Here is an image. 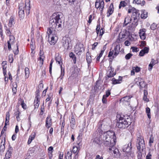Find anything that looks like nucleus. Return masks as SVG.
Returning <instances> with one entry per match:
<instances>
[{
  "mask_svg": "<svg viewBox=\"0 0 159 159\" xmlns=\"http://www.w3.org/2000/svg\"><path fill=\"white\" fill-rule=\"evenodd\" d=\"M129 2V0H126L120 2L119 5V8L120 9L121 7H124L126 6Z\"/></svg>",
  "mask_w": 159,
  "mask_h": 159,
  "instance_id": "nucleus-25",
  "label": "nucleus"
},
{
  "mask_svg": "<svg viewBox=\"0 0 159 159\" xmlns=\"http://www.w3.org/2000/svg\"><path fill=\"white\" fill-rule=\"evenodd\" d=\"M146 112L147 114L148 117L149 119L151 118L150 109L149 108L147 107L146 109Z\"/></svg>",
  "mask_w": 159,
  "mask_h": 159,
  "instance_id": "nucleus-41",
  "label": "nucleus"
},
{
  "mask_svg": "<svg viewBox=\"0 0 159 159\" xmlns=\"http://www.w3.org/2000/svg\"><path fill=\"white\" fill-rule=\"evenodd\" d=\"M109 73H108L106 76V80H107L109 78L114 76L116 74V72H114V69L111 66L109 67Z\"/></svg>",
  "mask_w": 159,
  "mask_h": 159,
  "instance_id": "nucleus-12",
  "label": "nucleus"
},
{
  "mask_svg": "<svg viewBox=\"0 0 159 159\" xmlns=\"http://www.w3.org/2000/svg\"><path fill=\"white\" fill-rule=\"evenodd\" d=\"M25 77L26 78H27L29 77L30 75L29 69L27 67L25 68Z\"/></svg>",
  "mask_w": 159,
  "mask_h": 159,
  "instance_id": "nucleus-38",
  "label": "nucleus"
},
{
  "mask_svg": "<svg viewBox=\"0 0 159 159\" xmlns=\"http://www.w3.org/2000/svg\"><path fill=\"white\" fill-rule=\"evenodd\" d=\"M9 36V40L8 41H9L10 43H11V44H14L15 43V38L12 35H10Z\"/></svg>",
  "mask_w": 159,
  "mask_h": 159,
  "instance_id": "nucleus-37",
  "label": "nucleus"
},
{
  "mask_svg": "<svg viewBox=\"0 0 159 159\" xmlns=\"http://www.w3.org/2000/svg\"><path fill=\"white\" fill-rule=\"evenodd\" d=\"M72 152L71 151L68 152L66 154L65 157L66 159H71V155Z\"/></svg>",
  "mask_w": 159,
  "mask_h": 159,
  "instance_id": "nucleus-35",
  "label": "nucleus"
},
{
  "mask_svg": "<svg viewBox=\"0 0 159 159\" xmlns=\"http://www.w3.org/2000/svg\"><path fill=\"white\" fill-rule=\"evenodd\" d=\"M20 114V113L18 110L15 113V115L16 116L17 120L18 121H19L20 120L19 116Z\"/></svg>",
  "mask_w": 159,
  "mask_h": 159,
  "instance_id": "nucleus-42",
  "label": "nucleus"
},
{
  "mask_svg": "<svg viewBox=\"0 0 159 159\" xmlns=\"http://www.w3.org/2000/svg\"><path fill=\"white\" fill-rule=\"evenodd\" d=\"M131 145L132 143L131 142H130L128 144L123 146L122 148L123 152L127 153L130 152L132 148Z\"/></svg>",
  "mask_w": 159,
  "mask_h": 159,
  "instance_id": "nucleus-11",
  "label": "nucleus"
},
{
  "mask_svg": "<svg viewBox=\"0 0 159 159\" xmlns=\"http://www.w3.org/2000/svg\"><path fill=\"white\" fill-rule=\"evenodd\" d=\"M114 8L113 3H111L110 4L107 12V16L109 17L113 12Z\"/></svg>",
  "mask_w": 159,
  "mask_h": 159,
  "instance_id": "nucleus-18",
  "label": "nucleus"
},
{
  "mask_svg": "<svg viewBox=\"0 0 159 159\" xmlns=\"http://www.w3.org/2000/svg\"><path fill=\"white\" fill-rule=\"evenodd\" d=\"M146 30L145 29H140L139 32V35L140 37V39L142 40H144L146 39V34L145 32Z\"/></svg>",
  "mask_w": 159,
  "mask_h": 159,
  "instance_id": "nucleus-14",
  "label": "nucleus"
},
{
  "mask_svg": "<svg viewBox=\"0 0 159 159\" xmlns=\"http://www.w3.org/2000/svg\"><path fill=\"white\" fill-rule=\"evenodd\" d=\"M104 4L103 1L100 2V0H96L95 4V7L96 8H102V9L104 8Z\"/></svg>",
  "mask_w": 159,
  "mask_h": 159,
  "instance_id": "nucleus-15",
  "label": "nucleus"
},
{
  "mask_svg": "<svg viewBox=\"0 0 159 159\" xmlns=\"http://www.w3.org/2000/svg\"><path fill=\"white\" fill-rule=\"evenodd\" d=\"M135 81V84L139 86L140 89H142L143 88H145L146 86V84L145 83L143 79L140 78H136Z\"/></svg>",
  "mask_w": 159,
  "mask_h": 159,
  "instance_id": "nucleus-8",
  "label": "nucleus"
},
{
  "mask_svg": "<svg viewBox=\"0 0 159 159\" xmlns=\"http://www.w3.org/2000/svg\"><path fill=\"white\" fill-rule=\"evenodd\" d=\"M99 131H100V133H99L98 131L94 132L93 134V138L92 140L93 141V143L94 144L100 145L102 143H103L104 144V143H103L102 140L103 138H102V140H101L100 139V137L102 134H101V130H99Z\"/></svg>",
  "mask_w": 159,
  "mask_h": 159,
  "instance_id": "nucleus-5",
  "label": "nucleus"
},
{
  "mask_svg": "<svg viewBox=\"0 0 159 159\" xmlns=\"http://www.w3.org/2000/svg\"><path fill=\"white\" fill-rule=\"evenodd\" d=\"M131 98L129 96H126L123 98L122 100L125 102H128L129 101Z\"/></svg>",
  "mask_w": 159,
  "mask_h": 159,
  "instance_id": "nucleus-47",
  "label": "nucleus"
},
{
  "mask_svg": "<svg viewBox=\"0 0 159 159\" xmlns=\"http://www.w3.org/2000/svg\"><path fill=\"white\" fill-rule=\"evenodd\" d=\"M70 40L69 38L66 37H63L62 39L61 42L62 43V45L66 49H70V47L69 46Z\"/></svg>",
  "mask_w": 159,
  "mask_h": 159,
  "instance_id": "nucleus-9",
  "label": "nucleus"
},
{
  "mask_svg": "<svg viewBox=\"0 0 159 159\" xmlns=\"http://www.w3.org/2000/svg\"><path fill=\"white\" fill-rule=\"evenodd\" d=\"M53 147L52 146L50 147L48 149V153H50L51 154L50 155H49L50 159H51L52 157V153L53 152Z\"/></svg>",
  "mask_w": 159,
  "mask_h": 159,
  "instance_id": "nucleus-34",
  "label": "nucleus"
},
{
  "mask_svg": "<svg viewBox=\"0 0 159 159\" xmlns=\"http://www.w3.org/2000/svg\"><path fill=\"white\" fill-rule=\"evenodd\" d=\"M4 27L5 30H6V34L8 36L11 35V33L10 31L9 28L6 26H5Z\"/></svg>",
  "mask_w": 159,
  "mask_h": 159,
  "instance_id": "nucleus-39",
  "label": "nucleus"
},
{
  "mask_svg": "<svg viewBox=\"0 0 159 159\" xmlns=\"http://www.w3.org/2000/svg\"><path fill=\"white\" fill-rule=\"evenodd\" d=\"M70 126L71 128L73 129L75 127V118L72 117L70 122Z\"/></svg>",
  "mask_w": 159,
  "mask_h": 159,
  "instance_id": "nucleus-32",
  "label": "nucleus"
},
{
  "mask_svg": "<svg viewBox=\"0 0 159 159\" xmlns=\"http://www.w3.org/2000/svg\"><path fill=\"white\" fill-rule=\"evenodd\" d=\"M98 44V43L97 42L94 43V44H93L92 45V49L93 50H94L95 49L96 47L97 46Z\"/></svg>",
  "mask_w": 159,
  "mask_h": 159,
  "instance_id": "nucleus-61",
  "label": "nucleus"
},
{
  "mask_svg": "<svg viewBox=\"0 0 159 159\" xmlns=\"http://www.w3.org/2000/svg\"><path fill=\"white\" fill-rule=\"evenodd\" d=\"M2 67L3 74L4 76H5L7 73L6 68L7 67V66H5Z\"/></svg>",
  "mask_w": 159,
  "mask_h": 159,
  "instance_id": "nucleus-54",
  "label": "nucleus"
},
{
  "mask_svg": "<svg viewBox=\"0 0 159 159\" xmlns=\"http://www.w3.org/2000/svg\"><path fill=\"white\" fill-rule=\"evenodd\" d=\"M102 122L101 121H99L98 122V129H97V130L96 131H98V133H100V131H99V130H101V134H103V131L102 130ZM105 133V132L104 133Z\"/></svg>",
  "mask_w": 159,
  "mask_h": 159,
  "instance_id": "nucleus-30",
  "label": "nucleus"
},
{
  "mask_svg": "<svg viewBox=\"0 0 159 159\" xmlns=\"http://www.w3.org/2000/svg\"><path fill=\"white\" fill-rule=\"evenodd\" d=\"M61 74L60 76V78L61 80H62L63 78V77L64 76V74H65V71H64V69H62V66H61Z\"/></svg>",
  "mask_w": 159,
  "mask_h": 159,
  "instance_id": "nucleus-44",
  "label": "nucleus"
},
{
  "mask_svg": "<svg viewBox=\"0 0 159 159\" xmlns=\"http://www.w3.org/2000/svg\"><path fill=\"white\" fill-rule=\"evenodd\" d=\"M122 77L120 76H119V78L118 80H116L115 78H113L111 80V81H112V84H120L122 81Z\"/></svg>",
  "mask_w": 159,
  "mask_h": 159,
  "instance_id": "nucleus-22",
  "label": "nucleus"
},
{
  "mask_svg": "<svg viewBox=\"0 0 159 159\" xmlns=\"http://www.w3.org/2000/svg\"><path fill=\"white\" fill-rule=\"evenodd\" d=\"M103 54V52H101L98 56L96 58L97 61H99L100 57L102 56Z\"/></svg>",
  "mask_w": 159,
  "mask_h": 159,
  "instance_id": "nucleus-57",
  "label": "nucleus"
},
{
  "mask_svg": "<svg viewBox=\"0 0 159 159\" xmlns=\"http://www.w3.org/2000/svg\"><path fill=\"white\" fill-rule=\"evenodd\" d=\"M62 16V13L59 12L54 13L50 17L49 20L50 27L48 29L47 33L49 35L48 41L51 45H54L56 41L53 36H51L50 38V35L51 34L55 35L61 30V18Z\"/></svg>",
  "mask_w": 159,
  "mask_h": 159,
  "instance_id": "nucleus-1",
  "label": "nucleus"
},
{
  "mask_svg": "<svg viewBox=\"0 0 159 159\" xmlns=\"http://www.w3.org/2000/svg\"><path fill=\"white\" fill-rule=\"evenodd\" d=\"M133 3H136L137 4H141V1L139 0H134L133 1Z\"/></svg>",
  "mask_w": 159,
  "mask_h": 159,
  "instance_id": "nucleus-60",
  "label": "nucleus"
},
{
  "mask_svg": "<svg viewBox=\"0 0 159 159\" xmlns=\"http://www.w3.org/2000/svg\"><path fill=\"white\" fill-rule=\"evenodd\" d=\"M55 60L57 62H58V64L60 65V66H62L61 59V57L60 56H58L55 58Z\"/></svg>",
  "mask_w": 159,
  "mask_h": 159,
  "instance_id": "nucleus-36",
  "label": "nucleus"
},
{
  "mask_svg": "<svg viewBox=\"0 0 159 159\" xmlns=\"http://www.w3.org/2000/svg\"><path fill=\"white\" fill-rule=\"evenodd\" d=\"M157 27V25L155 23L152 24L151 26V29L152 30H154L156 29Z\"/></svg>",
  "mask_w": 159,
  "mask_h": 159,
  "instance_id": "nucleus-56",
  "label": "nucleus"
},
{
  "mask_svg": "<svg viewBox=\"0 0 159 159\" xmlns=\"http://www.w3.org/2000/svg\"><path fill=\"white\" fill-rule=\"evenodd\" d=\"M16 47H17V49L15 51H14V52L15 54V55H17L18 54L19 52V48H18V43H17L16 44Z\"/></svg>",
  "mask_w": 159,
  "mask_h": 159,
  "instance_id": "nucleus-55",
  "label": "nucleus"
},
{
  "mask_svg": "<svg viewBox=\"0 0 159 159\" xmlns=\"http://www.w3.org/2000/svg\"><path fill=\"white\" fill-rule=\"evenodd\" d=\"M102 140L104 145L107 147L109 152L114 154L115 156L117 155L119 153L118 148L115 146L116 138L115 134L112 131H107L103 134Z\"/></svg>",
  "mask_w": 159,
  "mask_h": 159,
  "instance_id": "nucleus-2",
  "label": "nucleus"
},
{
  "mask_svg": "<svg viewBox=\"0 0 159 159\" xmlns=\"http://www.w3.org/2000/svg\"><path fill=\"white\" fill-rule=\"evenodd\" d=\"M95 159H103V157L102 156L97 155L96 156Z\"/></svg>",
  "mask_w": 159,
  "mask_h": 159,
  "instance_id": "nucleus-64",
  "label": "nucleus"
},
{
  "mask_svg": "<svg viewBox=\"0 0 159 159\" xmlns=\"http://www.w3.org/2000/svg\"><path fill=\"white\" fill-rule=\"evenodd\" d=\"M13 60V56L12 54H10L9 56V61L10 63H12Z\"/></svg>",
  "mask_w": 159,
  "mask_h": 159,
  "instance_id": "nucleus-48",
  "label": "nucleus"
},
{
  "mask_svg": "<svg viewBox=\"0 0 159 159\" xmlns=\"http://www.w3.org/2000/svg\"><path fill=\"white\" fill-rule=\"evenodd\" d=\"M78 148L77 147H73V148L72 151L74 153L76 154L75 156V157H76V156H77L78 152Z\"/></svg>",
  "mask_w": 159,
  "mask_h": 159,
  "instance_id": "nucleus-43",
  "label": "nucleus"
},
{
  "mask_svg": "<svg viewBox=\"0 0 159 159\" xmlns=\"http://www.w3.org/2000/svg\"><path fill=\"white\" fill-rule=\"evenodd\" d=\"M146 45V42L145 41H141V44L140 45V47H143Z\"/></svg>",
  "mask_w": 159,
  "mask_h": 159,
  "instance_id": "nucleus-62",
  "label": "nucleus"
},
{
  "mask_svg": "<svg viewBox=\"0 0 159 159\" xmlns=\"http://www.w3.org/2000/svg\"><path fill=\"white\" fill-rule=\"evenodd\" d=\"M84 48L83 44L80 43L78 45H76L75 48V52L77 54L80 55L81 53L84 51Z\"/></svg>",
  "mask_w": 159,
  "mask_h": 159,
  "instance_id": "nucleus-10",
  "label": "nucleus"
},
{
  "mask_svg": "<svg viewBox=\"0 0 159 159\" xmlns=\"http://www.w3.org/2000/svg\"><path fill=\"white\" fill-rule=\"evenodd\" d=\"M152 155L150 152L147 155L146 157V159H152Z\"/></svg>",
  "mask_w": 159,
  "mask_h": 159,
  "instance_id": "nucleus-59",
  "label": "nucleus"
},
{
  "mask_svg": "<svg viewBox=\"0 0 159 159\" xmlns=\"http://www.w3.org/2000/svg\"><path fill=\"white\" fill-rule=\"evenodd\" d=\"M40 91L39 90H37L36 91V95L35 98L37 99V98H38L39 99V94H40Z\"/></svg>",
  "mask_w": 159,
  "mask_h": 159,
  "instance_id": "nucleus-53",
  "label": "nucleus"
},
{
  "mask_svg": "<svg viewBox=\"0 0 159 159\" xmlns=\"http://www.w3.org/2000/svg\"><path fill=\"white\" fill-rule=\"evenodd\" d=\"M119 117L118 120L116 123V126L121 129H123L127 128L129 125H132V127L129 130L132 131L133 129L134 123H132V120L129 116L126 118L125 116L122 117L120 115H117V118Z\"/></svg>",
  "mask_w": 159,
  "mask_h": 159,
  "instance_id": "nucleus-3",
  "label": "nucleus"
},
{
  "mask_svg": "<svg viewBox=\"0 0 159 159\" xmlns=\"http://www.w3.org/2000/svg\"><path fill=\"white\" fill-rule=\"evenodd\" d=\"M39 99L38 98H37V99H35L34 102V109L38 108L39 104Z\"/></svg>",
  "mask_w": 159,
  "mask_h": 159,
  "instance_id": "nucleus-28",
  "label": "nucleus"
},
{
  "mask_svg": "<svg viewBox=\"0 0 159 159\" xmlns=\"http://www.w3.org/2000/svg\"><path fill=\"white\" fill-rule=\"evenodd\" d=\"M132 69L133 70H134L137 73L139 72L140 70V68L138 66L133 67Z\"/></svg>",
  "mask_w": 159,
  "mask_h": 159,
  "instance_id": "nucleus-46",
  "label": "nucleus"
},
{
  "mask_svg": "<svg viewBox=\"0 0 159 159\" xmlns=\"http://www.w3.org/2000/svg\"><path fill=\"white\" fill-rule=\"evenodd\" d=\"M104 31L103 30V29L102 28L100 30V33L99 36H100V38L101 37L103 34L104 33Z\"/></svg>",
  "mask_w": 159,
  "mask_h": 159,
  "instance_id": "nucleus-58",
  "label": "nucleus"
},
{
  "mask_svg": "<svg viewBox=\"0 0 159 159\" xmlns=\"http://www.w3.org/2000/svg\"><path fill=\"white\" fill-rule=\"evenodd\" d=\"M139 15L140 13L139 12V10L136 9L134 11L132 17L134 20V22L132 23L134 27H136L138 25V22L139 18Z\"/></svg>",
  "mask_w": 159,
  "mask_h": 159,
  "instance_id": "nucleus-7",
  "label": "nucleus"
},
{
  "mask_svg": "<svg viewBox=\"0 0 159 159\" xmlns=\"http://www.w3.org/2000/svg\"><path fill=\"white\" fill-rule=\"evenodd\" d=\"M12 151L13 148L10 145H9L8 150L5 155V157L4 159H9L11 157Z\"/></svg>",
  "mask_w": 159,
  "mask_h": 159,
  "instance_id": "nucleus-13",
  "label": "nucleus"
},
{
  "mask_svg": "<svg viewBox=\"0 0 159 159\" xmlns=\"http://www.w3.org/2000/svg\"><path fill=\"white\" fill-rule=\"evenodd\" d=\"M126 36L125 34L124 33L121 32L119 34V40H120V39H122L125 38Z\"/></svg>",
  "mask_w": 159,
  "mask_h": 159,
  "instance_id": "nucleus-45",
  "label": "nucleus"
},
{
  "mask_svg": "<svg viewBox=\"0 0 159 159\" xmlns=\"http://www.w3.org/2000/svg\"><path fill=\"white\" fill-rule=\"evenodd\" d=\"M54 61L53 60H51V61L50 62V66H49V73L50 74L52 73V64Z\"/></svg>",
  "mask_w": 159,
  "mask_h": 159,
  "instance_id": "nucleus-49",
  "label": "nucleus"
},
{
  "mask_svg": "<svg viewBox=\"0 0 159 159\" xmlns=\"http://www.w3.org/2000/svg\"><path fill=\"white\" fill-rule=\"evenodd\" d=\"M136 9L135 8H131V9H129L128 10V13H130L131 12H132V13L134 12V10H136Z\"/></svg>",
  "mask_w": 159,
  "mask_h": 159,
  "instance_id": "nucleus-63",
  "label": "nucleus"
},
{
  "mask_svg": "<svg viewBox=\"0 0 159 159\" xmlns=\"http://www.w3.org/2000/svg\"><path fill=\"white\" fill-rule=\"evenodd\" d=\"M69 57L73 60V63L75 64L76 63V58L75 55L72 52H70L69 54Z\"/></svg>",
  "mask_w": 159,
  "mask_h": 159,
  "instance_id": "nucleus-31",
  "label": "nucleus"
},
{
  "mask_svg": "<svg viewBox=\"0 0 159 159\" xmlns=\"http://www.w3.org/2000/svg\"><path fill=\"white\" fill-rule=\"evenodd\" d=\"M29 0H27L25 2V5L23 3H20L19 5L18 14L20 18L23 19L24 16V10L25 6L26 12L29 14L30 12V4Z\"/></svg>",
  "mask_w": 159,
  "mask_h": 159,
  "instance_id": "nucleus-4",
  "label": "nucleus"
},
{
  "mask_svg": "<svg viewBox=\"0 0 159 159\" xmlns=\"http://www.w3.org/2000/svg\"><path fill=\"white\" fill-rule=\"evenodd\" d=\"M52 125V120L50 116H48L46 120V127L48 128H50Z\"/></svg>",
  "mask_w": 159,
  "mask_h": 159,
  "instance_id": "nucleus-16",
  "label": "nucleus"
},
{
  "mask_svg": "<svg viewBox=\"0 0 159 159\" xmlns=\"http://www.w3.org/2000/svg\"><path fill=\"white\" fill-rule=\"evenodd\" d=\"M156 61H155L154 59H152L151 60V61L149 65V68H148V70L149 71H151L152 68L153 66L156 63Z\"/></svg>",
  "mask_w": 159,
  "mask_h": 159,
  "instance_id": "nucleus-27",
  "label": "nucleus"
},
{
  "mask_svg": "<svg viewBox=\"0 0 159 159\" xmlns=\"http://www.w3.org/2000/svg\"><path fill=\"white\" fill-rule=\"evenodd\" d=\"M86 60L88 64V66H89L92 61V59L90 53L89 52H87L86 54Z\"/></svg>",
  "mask_w": 159,
  "mask_h": 159,
  "instance_id": "nucleus-23",
  "label": "nucleus"
},
{
  "mask_svg": "<svg viewBox=\"0 0 159 159\" xmlns=\"http://www.w3.org/2000/svg\"><path fill=\"white\" fill-rule=\"evenodd\" d=\"M136 146L138 150L143 151L145 148L144 141L141 138L138 137L137 139Z\"/></svg>",
  "mask_w": 159,
  "mask_h": 159,
  "instance_id": "nucleus-6",
  "label": "nucleus"
},
{
  "mask_svg": "<svg viewBox=\"0 0 159 159\" xmlns=\"http://www.w3.org/2000/svg\"><path fill=\"white\" fill-rule=\"evenodd\" d=\"M143 100L146 102L149 101V99L147 98V96L148 95V91L146 90H144L143 91Z\"/></svg>",
  "mask_w": 159,
  "mask_h": 159,
  "instance_id": "nucleus-29",
  "label": "nucleus"
},
{
  "mask_svg": "<svg viewBox=\"0 0 159 159\" xmlns=\"http://www.w3.org/2000/svg\"><path fill=\"white\" fill-rule=\"evenodd\" d=\"M131 21V19L130 18L129 16H127L125 18L124 25L125 26H126L128 24L130 23Z\"/></svg>",
  "mask_w": 159,
  "mask_h": 159,
  "instance_id": "nucleus-26",
  "label": "nucleus"
},
{
  "mask_svg": "<svg viewBox=\"0 0 159 159\" xmlns=\"http://www.w3.org/2000/svg\"><path fill=\"white\" fill-rule=\"evenodd\" d=\"M143 151H140L138 150V152H137V157L138 159H142L143 156L142 154V152Z\"/></svg>",
  "mask_w": 159,
  "mask_h": 159,
  "instance_id": "nucleus-40",
  "label": "nucleus"
},
{
  "mask_svg": "<svg viewBox=\"0 0 159 159\" xmlns=\"http://www.w3.org/2000/svg\"><path fill=\"white\" fill-rule=\"evenodd\" d=\"M131 49H132V51L133 52H137L139 51V49L138 48L134 47H131Z\"/></svg>",
  "mask_w": 159,
  "mask_h": 159,
  "instance_id": "nucleus-51",
  "label": "nucleus"
},
{
  "mask_svg": "<svg viewBox=\"0 0 159 159\" xmlns=\"http://www.w3.org/2000/svg\"><path fill=\"white\" fill-rule=\"evenodd\" d=\"M15 24V21L14 20V18L13 16H11L10 17L9 20V22L8 25L9 27H12L14 26Z\"/></svg>",
  "mask_w": 159,
  "mask_h": 159,
  "instance_id": "nucleus-21",
  "label": "nucleus"
},
{
  "mask_svg": "<svg viewBox=\"0 0 159 159\" xmlns=\"http://www.w3.org/2000/svg\"><path fill=\"white\" fill-rule=\"evenodd\" d=\"M141 17L142 19H145L148 17V12L145 10H141Z\"/></svg>",
  "mask_w": 159,
  "mask_h": 159,
  "instance_id": "nucleus-24",
  "label": "nucleus"
},
{
  "mask_svg": "<svg viewBox=\"0 0 159 159\" xmlns=\"http://www.w3.org/2000/svg\"><path fill=\"white\" fill-rule=\"evenodd\" d=\"M120 50V46L119 45H116L115 46L114 51H115L114 55L113 56V58L116 57L119 53Z\"/></svg>",
  "mask_w": 159,
  "mask_h": 159,
  "instance_id": "nucleus-19",
  "label": "nucleus"
},
{
  "mask_svg": "<svg viewBox=\"0 0 159 159\" xmlns=\"http://www.w3.org/2000/svg\"><path fill=\"white\" fill-rule=\"evenodd\" d=\"M5 138H2L1 139V145L0 147V153H2L3 152L5 149Z\"/></svg>",
  "mask_w": 159,
  "mask_h": 159,
  "instance_id": "nucleus-17",
  "label": "nucleus"
},
{
  "mask_svg": "<svg viewBox=\"0 0 159 159\" xmlns=\"http://www.w3.org/2000/svg\"><path fill=\"white\" fill-rule=\"evenodd\" d=\"M133 55L132 54L129 53L125 55V58L126 59L128 60Z\"/></svg>",
  "mask_w": 159,
  "mask_h": 159,
  "instance_id": "nucleus-50",
  "label": "nucleus"
},
{
  "mask_svg": "<svg viewBox=\"0 0 159 159\" xmlns=\"http://www.w3.org/2000/svg\"><path fill=\"white\" fill-rule=\"evenodd\" d=\"M149 48L148 47H145L142 50L139 52V55L140 56H143L145 53L148 52Z\"/></svg>",
  "mask_w": 159,
  "mask_h": 159,
  "instance_id": "nucleus-20",
  "label": "nucleus"
},
{
  "mask_svg": "<svg viewBox=\"0 0 159 159\" xmlns=\"http://www.w3.org/2000/svg\"><path fill=\"white\" fill-rule=\"evenodd\" d=\"M17 82H15V84H14L13 85V87L12 88L13 94H15L17 92Z\"/></svg>",
  "mask_w": 159,
  "mask_h": 159,
  "instance_id": "nucleus-33",
  "label": "nucleus"
},
{
  "mask_svg": "<svg viewBox=\"0 0 159 159\" xmlns=\"http://www.w3.org/2000/svg\"><path fill=\"white\" fill-rule=\"evenodd\" d=\"M39 60H40V64L43 65V56L40 55V57L39 58Z\"/></svg>",
  "mask_w": 159,
  "mask_h": 159,
  "instance_id": "nucleus-52",
  "label": "nucleus"
}]
</instances>
